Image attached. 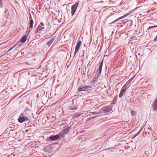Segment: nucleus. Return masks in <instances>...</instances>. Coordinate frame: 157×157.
I'll return each mask as SVG.
<instances>
[{
	"label": "nucleus",
	"mask_w": 157,
	"mask_h": 157,
	"mask_svg": "<svg viewBox=\"0 0 157 157\" xmlns=\"http://www.w3.org/2000/svg\"><path fill=\"white\" fill-rule=\"evenodd\" d=\"M28 116L26 113H22L19 116L18 119V121L20 123L29 121Z\"/></svg>",
	"instance_id": "1"
},
{
	"label": "nucleus",
	"mask_w": 157,
	"mask_h": 157,
	"mask_svg": "<svg viewBox=\"0 0 157 157\" xmlns=\"http://www.w3.org/2000/svg\"><path fill=\"white\" fill-rule=\"evenodd\" d=\"M92 87L93 86L91 85L89 86L84 85L80 86L78 90L79 92L81 91L83 92L82 93V94L84 93L86 94V93H85V91L90 90Z\"/></svg>",
	"instance_id": "2"
},
{
	"label": "nucleus",
	"mask_w": 157,
	"mask_h": 157,
	"mask_svg": "<svg viewBox=\"0 0 157 157\" xmlns=\"http://www.w3.org/2000/svg\"><path fill=\"white\" fill-rule=\"evenodd\" d=\"M112 109V107L111 106H104L101 108L100 112L101 113H107L110 111Z\"/></svg>",
	"instance_id": "3"
},
{
	"label": "nucleus",
	"mask_w": 157,
	"mask_h": 157,
	"mask_svg": "<svg viewBox=\"0 0 157 157\" xmlns=\"http://www.w3.org/2000/svg\"><path fill=\"white\" fill-rule=\"evenodd\" d=\"M69 129L68 128H66L62 130V132L59 133V135L61 136V137H64L65 135H66L68 133Z\"/></svg>",
	"instance_id": "4"
},
{
	"label": "nucleus",
	"mask_w": 157,
	"mask_h": 157,
	"mask_svg": "<svg viewBox=\"0 0 157 157\" xmlns=\"http://www.w3.org/2000/svg\"><path fill=\"white\" fill-rule=\"evenodd\" d=\"M103 59L102 60V61L100 63H99V67L98 69V74L97 75V77L98 78L99 76V75H100L101 73L102 68L103 64Z\"/></svg>",
	"instance_id": "5"
},
{
	"label": "nucleus",
	"mask_w": 157,
	"mask_h": 157,
	"mask_svg": "<svg viewBox=\"0 0 157 157\" xmlns=\"http://www.w3.org/2000/svg\"><path fill=\"white\" fill-rule=\"evenodd\" d=\"M61 136L60 135L57 134L55 135H51L49 137V139L53 141L59 140Z\"/></svg>",
	"instance_id": "6"
},
{
	"label": "nucleus",
	"mask_w": 157,
	"mask_h": 157,
	"mask_svg": "<svg viewBox=\"0 0 157 157\" xmlns=\"http://www.w3.org/2000/svg\"><path fill=\"white\" fill-rule=\"evenodd\" d=\"M55 39L56 38L55 37H53L47 43L46 45L48 47H50L51 45H52L55 42Z\"/></svg>",
	"instance_id": "7"
},
{
	"label": "nucleus",
	"mask_w": 157,
	"mask_h": 157,
	"mask_svg": "<svg viewBox=\"0 0 157 157\" xmlns=\"http://www.w3.org/2000/svg\"><path fill=\"white\" fill-rule=\"evenodd\" d=\"M78 3H75L74 5H73L71 7V13L72 14V15H73L75 12L76 11V10L77 9L78 6Z\"/></svg>",
	"instance_id": "8"
},
{
	"label": "nucleus",
	"mask_w": 157,
	"mask_h": 157,
	"mask_svg": "<svg viewBox=\"0 0 157 157\" xmlns=\"http://www.w3.org/2000/svg\"><path fill=\"white\" fill-rule=\"evenodd\" d=\"M81 43V40H79L75 48V50L74 52V56H75V54L78 52L79 48L80 46Z\"/></svg>",
	"instance_id": "9"
},
{
	"label": "nucleus",
	"mask_w": 157,
	"mask_h": 157,
	"mask_svg": "<svg viewBox=\"0 0 157 157\" xmlns=\"http://www.w3.org/2000/svg\"><path fill=\"white\" fill-rule=\"evenodd\" d=\"M151 108L154 111H156L157 110V98L153 103Z\"/></svg>",
	"instance_id": "10"
},
{
	"label": "nucleus",
	"mask_w": 157,
	"mask_h": 157,
	"mask_svg": "<svg viewBox=\"0 0 157 157\" xmlns=\"http://www.w3.org/2000/svg\"><path fill=\"white\" fill-rule=\"evenodd\" d=\"M134 77H132L130 79H129L127 82L124 85L125 86L129 88L130 86L129 85L130 83L132 81L134 78Z\"/></svg>",
	"instance_id": "11"
},
{
	"label": "nucleus",
	"mask_w": 157,
	"mask_h": 157,
	"mask_svg": "<svg viewBox=\"0 0 157 157\" xmlns=\"http://www.w3.org/2000/svg\"><path fill=\"white\" fill-rule=\"evenodd\" d=\"M33 21L32 19H31L30 20V28L29 29V32H30V31L31 30V29L33 27Z\"/></svg>",
	"instance_id": "12"
},
{
	"label": "nucleus",
	"mask_w": 157,
	"mask_h": 157,
	"mask_svg": "<svg viewBox=\"0 0 157 157\" xmlns=\"http://www.w3.org/2000/svg\"><path fill=\"white\" fill-rule=\"evenodd\" d=\"M27 36L26 35L24 36L21 38V43L25 42L27 40Z\"/></svg>",
	"instance_id": "13"
},
{
	"label": "nucleus",
	"mask_w": 157,
	"mask_h": 157,
	"mask_svg": "<svg viewBox=\"0 0 157 157\" xmlns=\"http://www.w3.org/2000/svg\"><path fill=\"white\" fill-rule=\"evenodd\" d=\"M44 29V26H42L40 25H39L37 28L36 30L37 31H40L42 30V29Z\"/></svg>",
	"instance_id": "14"
},
{
	"label": "nucleus",
	"mask_w": 157,
	"mask_h": 157,
	"mask_svg": "<svg viewBox=\"0 0 157 157\" xmlns=\"http://www.w3.org/2000/svg\"><path fill=\"white\" fill-rule=\"evenodd\" d=\"M129 13H127L124 15V16L121 17H120L117 20L115 21L114 22H113V23H114L115 22L119 20H121V19L122 18H124V17H126L127 16H128V15Z\"/></svg>",
	"instance_id": "15"
},
{
	"label": "nucleus",
	"mask_w": 157,
	"mask_h": 157,
	"mask_svg": "<svg viewBox=\"0 0 157 157\" xmlns=\"http://www.w3.org/2000/svg\"><path fill=\"white\" fill-rule=\"evenodd\" d=\"M100 112V110L98 111H94L93 112L91 113H91V114H92L94 115H98L100 113H101Z\"/></svg>",
	"instance_id": "16"
},
{
	"label": "nucleus",
	"mask_w": 157,
	"mask_h": 157,
	"mask_svg": "<svg viewBox=\"0 0 157 157\" xmlns=\"http://www.w3.org/2000/svg\"><path fill=\"white\" fill-rule=\"evenodd\" d=\"M128 88L126 86H125L124 85L122 87L121 90L125 92V91Z\"/></svg>",
	"instance_id": "17"
},
{
	"label": "nucleus",
	"mask_w": 157,
	"mask_h": 157,
	"mask_svg": "<svg viewBox=\"0 0 157 157\" xmlns=\"http://www.w3.org/2000/svg\"><path fill=\"white\" fill-rule=\"evenodd\" d=\"M125 92H124V91H123L121 90V91H120V94L119 95V98H121L123 95L124 94V93Z\"/></svg>",
	"instance_id": "18"
},
{
	"label": "nucleus",
	"mask_w": 157,
	"mask_h": 157,
	"mask_svg": "<svg viewBox=\"0 0 157 157\" xmlns=\"http://www.w3.org/2000/svg\"><path fill=\"white\" fill-rule=\"evenodd\" d=\"M125 92H124V91H123L121 90V91H120V94L119 95V98H121L123 95L124 94V93Z\"/></svg>",
	"instance_id": "19"
},
{
	"label": "nucleus",
	"mask_w": 157,
	"mask_h": 157,
	"mask_svg": "<svg viewBox=\"0 0 157 157\" xmlns=\"http://www.w3.org/2000/svg\"><path fill=\"white\" fill-rule=\"evenodd\" d=\"M143 128H141L140 130L135 135V137L137 136L142 131Z\"/></svg>",
	"instance_id": "20"
},
{
	"label": "nucleus",
	"mask_w": 157,
	"mask_h": 157,
	"mask_svg": "<svg viewBox=\"0 0 157 157\" xmlns=\"http://www.w3.org/2000/svg\"><path fill=\"white\" fill-rule=\"evenodd\" d=\"M157 27V25H154L151 26H150L147 29L148 30L152 28Z\"/></svg>",
	"instance_id": "21"
},
{
	"label": "nucleus",
	"mask_w": 157,
	"mask_h": 157,
	"mask_svg": "<svg viewBox=\"0 0 157 157\" xmlns=\"http://www.w3.org/2000/svg\"><path fill=\"white\" fill-rule=\"evenodd\" d=\"M17 44H15L14 46L12 47L8 51V52L10 51V50H11L12 49H13L14 47H15L16 45Z\"/></svg>",
	"instance_id": "22"
},
{
	"label": "nucleus",
	"mask_w": 157,
	"mask_h": 157,
	"mask_svg": "<svg viewBox=\"0 0 157 157\" xmlns=\"http://www.w3.org/2000/svg\"><path fill=\"white\" fill-rule=\"evenodd\" d=\"M17 44H15L14 46L12 47L8 51V52L10 51V50H11L12 49H13L14 47H15L16 45Z\"/></svg>",
	"instance_id": "23"
},
{
	"label": "nucleus",
	"mask_w": 157,
	"mask_h": 157,
	"mask_svg": "<svg viewBox=\"0 0 157 157\" xmlns=\"http://www.w3.org/2000/svg\"><path fill=\"white\" fill-rule=\"evenodd\" d=\"M153 41L154 42H156V41H157V35H156L155 38L154 39Z\"/></svg>",
	"instance_id": "24"
},
{
	"label": "nucleus",
	"mask_w": 157,
	"mask_h": 157,
	"mask_svg": "<svg viewBox=\"0 0 157 157\" xmlns=\"http://www.w3.org/2000/svg\"><path fill=\"white\" fill-rule=\"evenodd\" d=\"M40 25H41V26H44V24L43 22H41L40 23Z\"/></svg>",
	"instance_id": "25"
},
{
	"label": "nucleus",
	"mask_w": 157,
	"mask_h": 157,
	"mask_svg": "<svg viewBox=\"0 0 157 157\" xmlns=\"http://www.w3.org/2000/svg\"><path fill=\"white\" fill-rule=\"evenodd\" d=\"M0 5H1V7H2V0H1V1H0Z\"/></svg>",
	"instance_id": "26"
},
{
	"label": "nucleus",
	"mask_w": 157,
	"mask_h": 157,
	"mask_svg": "<svg viewBox=\"0 0 157 157\" xmlns=\"http://www.w3.org/2000/svg\"><path fill=\"white\" fill-rule=\"evenodd\" d=\"M30 18H31V19H32V17L31 15H30V17H29V19H30Z\"/></svg>",
	"instance_id": "27"
},
{
	"label": "nucleus",
	"mask_w": 157,
	"mask_h": 157,
	"mask_svg": "<svg viewBox=\"0 0 157 157\" xmlns=\"http://www.w3.org/2000/svg\"><path fill=\"white\" fill-rule=\"evenodd\" d=\"M136 137H135V136H134L132 138V139L135 138Z\"/></svg>",
	"instance_id": "28"
},
{
	"label": "nucleus",
	"mask_w": 157,
	"mask_h": 157,
	"mask_svg": "<svg viewBox=\"0 0 157 157\" xmlns=\"http://www.w3.org/2000/svg\"><path fill=\"white\" fill-rule=\"evenodd\" d=\"M95 117V116H94V117L92 118H94Z\"/></svg>",
	"instance_id": "29"
}]
</instances>
